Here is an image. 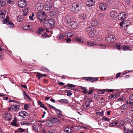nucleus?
I'll list each match as a JSON object with an SVG mask.
<instances>
[{"mask_svg":"<svg viewBox=\"0 0 133 133\" xmlns=\"http://www.w3.org/2000/svg\"><path fill=\"white\" fill-rule=\"evenodd\" d=\"M71 10L73 12H78L82 9L81 5L79 3H74L72 4L70 7Z\"/></svg>","mask_w":133,"mask_h":133,"instance_id":"obj_1","label":"nucleus"},{"mask_svg":"<svg viewBox=\"0 0 133 133\" xmlns=\"http://www.w3.org/2000/svg\"><path fill=\"white\" fill-rule=\"evenodd\" d=\"M37 16L41 23L44 22V21L47 18L45 13L42 11H39L37 14Z\"/></svg>","mask_w":133,"mask_h":133,"instance_id":"obj_2","label":"nucleus"},{"mask_svg":"<svg viewBox=\"0 0 133 133\" xmlns=\"http://www.w3.org/2000/svg\"><path fill=\"white\" fill-rule=\"evenodd\" d=\"M55 24V21L52 19H48L46 20H44V26L50 28L53 26Z\"/></svg>","mask_w":133,"mask_h":133,"instance_id":"obj_3","label":"nucleus"},{"mask_svg":"<svg viewBox=\"0 0 133 133\" xmlns=\"http://www.w3.org/2000/svg\"><path fill=\"white\" fill-rule=\"evenodd\" d=\"M95 27L92 25H90L87 29V32L89 34V36L91 37H94L95 36Z\"/></svg>","mask_w":133,"mask_h":133,"instance_id":"obj_4","label":"nucleus"},{"mask_svg":"<svg viewBox=\"0 0 133 133\" xmlns=\"http://www.w3.org/2000/svg\"><path fill=\"white\" fill-rule=\"evenodd\" d=\"M116 38L114 35H107L105 38V41L106 42L111 43L114 42L116 40Z\"/></svg>","mask_w":133,"mask_h":133,"instance_id":"obj_5","label":"nucleus"},{"mask_svg":"<svg viewBox=\"0 0 133 133\" xmlns=\"http://www.w3.org/2000/svg\"><path fill=\"white\" fill-rule=\"evenodd\" d=\"M9 18L8 16L3 21V23L4 24H7V25H9V26L11 28H13L14 27V25L13 23L11 21H9Z\"/></svg>","mask_w":133,"mask_h":133,"instance_id":"obj_6","label":"nucleus"},{"mask_svg":"<svg viewBox=\"0 0 133 133\" xmlns=\"http://www.w3.org/2000/svg\"><path fill=\"white\" fill-rule=\"evenodd\" d=\"M122 21L120 24V26L122 27L123 26L125 28L127 29V27L130 25V21L126 20Z\"/></svg>","mask_w":133,"mask_h":133,"instance_id":"obj_7","label":"nucleus"},{"mask_svg":"<svg viewBox=\"0 0 133 133\" xmlns=\"http://www.w3.org/2000/svg\"><path fill=\"white\" fill-rule=\"evenodd\" d=\"M18 6L21 8H23L27 5L26 1L25 0H20L18 2Z\"/></svg>","mask_w":133,"mask_h":133,"instance_id":"obj_8","label":"nucleus"},{"mask_svg":"<svg viewBox=\"0 0 133 133\" xmlns=\"http://www.w3.org/2000/svg\"><path fill=\"white\" fill-rule=\"evenodd\" d=\"M83 79H85V80L87 81H89L90 82H93L94 81H97L98 79V78H96L91 77H84Z\"/></svg>","mask_w":133,"mask_h":133,"instance_id":"obj_9","label":"nucleus"},{"mask_svg":"<svg viewBox=\"0 0 133 133\" xmlns=\"http://www.w3.org/2000/svg\"><path fill=\"white\" fill-rule=\"evenodd\" d=\"M127 17V15L125 12L119 14L118 16V19L120 20H124Z\"/></svg>","mask_w":133,"mask_h":133,"instance_id":"obj_10","label":"nucleus"},{"mask_svg":"<svg viewBox=\"0 0 133 133\" xmlns=\"http://www.w3.org/2000/svg\"><path fill=\"white\" fill-rule=\"evenodd\" d=\"M95 0H86V3L87 6H91L95 4Z\"/></svg>","mask_w":133,"mask_h":133,"instance_id":"obj_11","label":"nucleus"},{"mask_svg":"<svg viewBox=\"0 0 133 133\" xmlns=\"http://www.w3.org/2000/svg\"><path fill=\"white\" fill-rule=\"evenodd\" d=\"M77 23L76 22L72 21L68 24L70 26V28L74 29L76 28L77 26Z\"/></svg>","mask_w":133,"mask_h":133,"instance_id":"obj_12","label":"nucleus"},{"mask_svg":"<svg viewBox=\"0 0 133 133\" xmlns=\"http://www.w3.org/2000/svg\"><path fill=\"white\" fill-rule=\"evenodd\" d=\"M51 117V120L53 124L54 123H55L57 124H59L60 122V120L61 119V118H58L59 119L53 117Z\"/></svg>","mask_w":133,"mask_h":133,"instance_id":"obj_13","label":"nucleus"},{"mask_svg":"<svg viewBox=\"0 0 133 133\" xmlns=\"http://www.w3.org/2000/svg\"><path fill=\"white\" fill-rule=\"evenodd\" d=\"M20 108V106L19 105H11L12 111H13L16 112L18 111Z\"/></svg>","mask_w":133,"mask_h":133,"instance_id":"obj_14","label":"nucleus"},{"mask_svg":"<svg viewBox=\"0 0 133 133\" xmlns=\"http://www.w3.org/2000/svg\"><path fill=\"white\" fill-rule=\"evenodd\" d=\"M58 116V118H61V119L63 118V115L62 114V111L60 110L56 109V110H55Z\"/></svg>","mask_w":133,"mask_h":133,"instance_id":"obj_15","label":"nucleus"},{"mask_svg":"<svg viewBox=\"0 0 133 133\" xmlns=\"http://www.w3.org/2000/svg\"><path fill=\"white\" fill-rule=\"evenodd\" d=\"M99 8L101 10H104L106 9V5L104 3H101L99 4Z\"/></svg>","mask_w":133,"mask_h":133,"instance_id":"obj_16","label":"nucleus"},{"mask_svg":"<svg viewBox=\"0 0 133 133\" xmlns=\"http://www.w3.org/2000/svg\"><path fill=\"white\" fill-rule=\"evenodd\" d=\"M75 41L77 42L83 43L84 42V39L82 38L81 37H76L75 38Z\"/></svg>","mask_w":133,"mask_h":133,"instance_id":"obj_17","label":"nucleus"},{"mask_svg":"<svg viewBox=\"0 0 133 133\" xmlns=\"http://www.w3.org/2000/svg\"><path fill=\"white\" fill-rule=\"evenodd\" d=\"M73 35V34L71 31H66L65 34V36L66 37H71Z\"/></svg>","mask_w":133,"mask_h":133,"instance_id":"obj_18","label":"nucleus"},{"mask_svg":"<svg viewBox=\"0 0 133 133\" xmlns=\"http://www.w3.org/2000/svg\"><path fill=\"white\" fill-rule=\"evenodd\" d=\"M37 75H36V77H37L38 79L39 80L40 78L44 77H46L47 75L45 74H42L39 72H37Z\"/></svg>","mask_w":133,"mask_h":133,"instance_id":"obj_19","label":"nucleus"},{"mask_svg":"<svg viewBox=\"0 0 133 133\" xmlns=\"http://www.w3.org/2000/svg\"><path fill=\"white\" fill-rule=\"evenodd\" d=\"M110 17L113 19H116V11H111L110 13Z\"/></svg>","mask_w":133,"mask_h":133,"instance_id":"obj_20","label":"nucleus"},{"mask_svg":"<svg viewBox=\"0 0 133 133\" xmlns=\"http://www.w3.org/2000/svg\"><path fill=\"white\" fill-rule=\"evenodd\" d=\"M65 23L68 24V25L72 21L71 18L68 16H65Z\"/></svg>","mask_w":133,"mask_h":133,"instance_id":"obj_21","label":"nucleus"},{"mask_svg":"<svg viewBox=\"0 0 133 133\" xmlns=\"http://www.w3.org/2000/svg\"><path fill=\"white\" fill-rule=\"evenodd\" d=\"M23 93L24 96V99H26L30 101L31 100V98L26 93V92L25 91H23Z\"/></svg>","mask_w":133,"mask_h":133,"instance_id":"obj_22","label":"nucleus"},{"mask_svg":"<svg viewBox=\"0 0 133 133\" xmlns=\"http://www.w3.org/2000/svg\"><path fill=\"white\" fill-rule=\"evenodd\" d=\"M44 31V29L42 27H39L37 30L36 33L38 35L41 34Z\"/></svg>","mask_w":133,"mask_h":133,"instance_id":"obj_23","label":"nucleus"},{"mask_svg":"<svg viewBox=\"0 0 133 133\" xmlns=\"http://www.w3.org/2000/svg\"><path fill=\"white\" fill-rule=\"evenodd\" d=\"M51 117H50L49 118L48 120L47 121V123H46V125L48 127H51L52 126L53 124V123L51 120Z\"/></svg>","mask_w":133,"mask_h":133,"instance_id":"obj_24","label":"nucleus"},{"mask_svg":"<svg viewBox=\"0 0 133 133\" xmlns=\"http://www.w3.org/2000/svg\"><path fill=\"white\" fill-rule=\"evenodd\" d=\"M89 102L88 101H86L85 103V105L83 106L84 108L85 109H88L90 108V103H89Z\"/></svg>","mask_w":133,"mask_h":133,"instance_id":"obj_25","label":"nucleus"},{"mask_svg":"<svg viewBox=\"0 0 133 133\" xmlns=\"http://www.w3.org/2000/svg\"><path fill=\"white\" fill-rule=\"evenodd\" d=\"M5 115V119L6 120L10 121L11 119L12 116L10 114L8 113H6Z\"/></svg>","mask_w":133,"mask_h":133,"instance_id":"obj_26","label":"nucleus"},{"mask_svg":"<svg viewBox=\"0 0 133 133\" xmlns=\"http://www.w3.org/2000/svg\"><path fill=\"white\" fill-rule=\"evenodd\" d=\"M65 35H63L62 33H60L59 35L58 36V39L59 40H63L64 39H65Z\"/></svg>","mask_w":133,"mask_h":133,"instance_id":"obj_27","label":"nucleus"},{"mask_svg":"<svg viewBox=\"0 0 133 133\" xmlns=\"http://www.w3.org/2000/svg\"><path fill=\"white\" fill-rule=\"evenodd\" d=\"M91 24L94 26H97L99 24L98 21V19H94L91 21Z\"/></svg>","mask_w":133,"mask_h":133,"instance_id":"obj_28","label":"nucleus"},{"mask_svg":"<svg viewBox=\"0 0 133 133\" xmlns=\"http://www.w3.org/2000/svg\"><path fill=\"white\" fill-rule=\"evenodd\" d=\"M40 70L43 72H48L50 71L49 69L44 66H42Z\"/></svg>","mask_w":133,"mask_h":133,"instance_id":"obj_29","label":"nucleus"},{"mask_svg":"<svg viewBox=\"0 0 133 133\" xmlns=\"http://www.w3.org/2000/svg\"><path fill=\"white\" fill-rule=\"evenodd\" d=\"M25 17H24L23 16L19 15L18 16L17 18V20L18 21L20 22H22L23 19L25 18Z\"/></svg>","mask_w":133,"mask_h":133,"instance_id":"obj_30","label":"nucleus"},{"mask_svg":"<svg viewBox=\"0 0 133 133\" xmlns=\"http://www.w3.org/2000/svg\"><path fill=\"white\" fill-rule=\"evenodd\" d=\"M72 128V127H71V128H66L65 129L64 131L66 132V133H71L72 131V130L71 129Z\"/></svg>","mask_w":133,"mask_h":133,"instance_id":"obj_31","label":"nucleus"},{"mask_svg":"<svg viewBox=\"0 0 133 133\" xmlns=\"http://www.w3.org/2000/svg\"><path fill=\"white\" fill-rule=\"evenodd\" d=\"M50 6L49 3L48 4H45L44 7V9L45 10L48 11L50 9Z\"/></svg>","mask_w":133,"mask_h":133,"instance_id":"obj_32","label":"nucleus"},{"mask_svg":"<svg viewBox=\"0 0 133 133\" xmlns=\"http://www.w3.org/2000/svg\"><path fill=\"white\" fill-rule=\"evenodd\" d=\"M1 46H0V57L1 59L3 58L4 56V54H3L2 51L5 50V49L1 48Z\"/></svg>","mask_w":133,"mask_h":133,"instance_id":"obj_33","label":"nucleus"},{"mask_svg":"<svg viewBox=\"0 0 133 133\" xmlns=\"http://www.w3.org/2000/svg\"><path fill=\"white\" fill-rule=\"evenodd\" d=\"M6 4V2L5 0H0V8L4 6Z\"/></svg>","mask_w":133,"mask_h":133,"instance_id":"obj_34","label":"nucleus"},{"mask_svg":"<svg viewBox=\"0 0 133 133\" xmlns=\"http://www.w3.org/2000/svg\"><path fill=\"white\" fill-rule=\"evenodd\" d=\"M23 16L24 17H25V16H26L28 14L29 11L28 10V9H23Z\"/></svg>","mask_w":133,"mask_h":133,"instance_id":"obj_35","label":"nucleus"},{"mask_svg":"<svg viewBox=\"0 0 133 133\" xmlns=\"http://www.w3.org/2000/svg\"><path fill=\"white\" fill-rule=\"evenodd\" d=\"M80 18L82 19H85L87 18L86 14L85 13L82 14L79 16Z\"/></svg>","mask_w":133,"mask_h":133,"instance_id":"obj_36","label":"nucleus"},{"mask_svg":"<svg viewBox=\"0 0 133 133\" xmlns=\"http://www.w3.org/2000/svg\"><path fill=\"white\" fill-rule=\"evenodd\" d=\"M122 49H123V50L124 51L127 50H132V49H131L130 48V47L128 46H125L123 47V48Z\"/></svg>","mask_w":133,"mask_h":133,"instance_id":"obj_37","label":"nucleus"},{"mask_svg":"<svg viewBox=\"0 0 133 133\" xmlns=\"http://www.w3.org/2000/svg\"><path fill=\"white\" fill-rule=\"evenodd\" d=\"M131 129L129 128H127L125 127H124V131L125 133H130Z\"/></svg>","mask_w":133,"mask_h":133,"instance_id":"obj_38","label":"nucleus"},{"mask_svg":"<svg viewBox=\"0 0 133 133\" xmlns=\"http://www.w3.org/2000/svg\"><path fill=\"white\" fill-rule=\"evenodd\" d=\"M68 89L71 90H73L74 89L72 88H74L75 87V85L72 84L68 83Z\"/></svg>","mask_w":133,"mask_h":133,"instance_id":"obj_39","label":"nucleus"},{"mask_svg":"<svg viewBox=\"0 0 133 133\" xmlns=\"http://www.w3.org/2000/svg\"><path fill=\"white\" fill-rule=\"evenodd\" d=\"M126 99V98L125 97H121L120 98H118L117 101V102H118L119 101H120L122 102L124 101Z\"/></svg>","mask_w":133,"mask_h":133,"instance_id":"obj_40","label":"nucleus"},{"mask_svg":"<svg viewBox=\"0 0 133 133\" xmlns=\"http://www.w3.org/2000/svg\"><path fill=\"white\" fill-rule=\"evenodd\" d=\"M6 11L5 10H3L0 11V15L5 17Z\"/></svg>","mask_w":133,"mask_h":133,"instance_id":"obj_41","label":"nucleus"},{"mask_svg":"<svg viewBox=\"0 0 133 133\" xmlns=\"http://www.w3.org/2000/svg\"><path fill=\"white\" fill-rule=\"evenodd\" d=\"M25 111H22L20 112L18 114V115L20 116H21L23 118H24L25 117L24 116L25 114Z\"/></svg>","mask_w":133,"mask_h":133,"instance_id":"obj_42","label":"nucleus"},{"mask_svg":"<svg viewBox=\"0 0 133 133\" xmlns=\"http://www.w3.org/2000/svg\"><path fill=\"white\" fill-rule=\"evenodd\" d=\"M58 101L60 103L64 102L67 103H68L69 102V101L67 99H65L59 100Z\"/></svg>","mask_w":133,"mask_h":133,"instance_id":"obj_43","label":"nucleus"},{"mask_svg":"<svg viewBox=\"0 0 133 133\" xmlns=\"http://www.w3.org/2000/svg\"><path fill=\"white\" fill-rule=\"evenodd\" d=\"M115 97H116V94L113 95V94H112L108 96V98H109L111 99H114Z\"/></svg>","mask_w":133,"mask_h":133,"instance_id":"obj_44","label":"nucleus"},{"mask_svg":"<svg viewBox=\"0 0 133 133\" xmlns=\"http://www.w3.org/2000/svg\"><path fill=\"white\" fill-rule=\"evenodd\" d=\"M87 44L88 45L90 46H94L96 45L95 43L92 41H90L89 42H88L87 43Z\"/></svg>","mask_w":133,"mask_h":133,"instance_id":"obj_45","label":"nucleus"},{"mask_svg":"<svg viewBox=\"0 0 133 133\" xmlns=\"http://www.w3.org/2000/svg\"><path fill=\"white\" fill-rule=\"evenodd\" d=\"M92 97L94 99H97L99 97V95L96 94H93L92 95Z\"/></svg>","mask_w":133,"mask_h":133,"instance_id":"obj_46","label":"nucleus"},{"mask_svg":"<svg viewBox=\"0 0 133 133\" xmlns=\"http://www.w3.org/2000/svg\"><path fill=\"white\" fill-rule=\"evenodd\" d=\"M124 122L122 120L118 121V122L117 121V125L119 124L121 127L124 124Z\"/></svg>","mask_w":133,"mask_h":133,"instance_id":"obj_47","label":"nucleus"},{"mask_svg":"<svg viewBox=\"0 0 133 133\" xmlns=\"http://www.w3.org/2000/svg\"><path fill=\"white\" fill-rule=\"evenodd\" d=\"M96 114L98 115H100L101 116H102L104 115V111H102L101 112H96Z\"/></svg>","mask_w":133,"mask_h":133,"instance_id":"obj_48","label":"nucleus"},{"mask_svg":"<svg viewBox=\"0 0 133 133\" xmlns=\"http://www.w3.org/2000/svg\"><path fill=\"white\" fill-rule=\"evenodd\" d=\"M25 129H23L21 128H18V133H21L23 132H24Z\"/></svg>","mask_w":133,"mask_h":133,"instance_id":"obj_49","label":"nucleus"},{"mask_svg":"<svg viewBox=\"0 0 133 133\" xmlns=\"http://www.w3.org/2000/svg\"><path fill=\"white\" fill-rule=\"evenodd\" d=\"M30 27V25H26L25 26H24L23 28L24 29V30H28L29 29Z\"/></svg>","mask_w":133,"mask_h":133,"instance_id":"obj_50","label":"nucleus"},{"mask_svg":"<svg viewBox=\"0 0 133 133\" xmlns=\"http://www.w3.org/2000/svg\"><path fill=\"white\" fill-rule=\"evenodd\" d=\"M123 47V45L122 44L117 43V49H120Z\"/></svg>","mask_w":133,"mask_h":133,"instance_id":"obj_51","label":"nucleus"},{"mask_svg":"<svg viewBox=\"0 0 133 133\" xmlns=\"http://www.w3.org/2000/svg\"><path fill=\"white\" fill-rule=\"evenodd\" d=\"M105 92V90H99L97 91V93L99 94H103Z\"/></svg>","mask_w":133,"mask_h":133,"instance_id":"obj_52","label":"nucleus"},{"mask_svg":"<svg viewBox=\"0 0 133 133\" xmlns=\"http://www.w3.org/2000/svg\"><path fill=\"white\" fill-rule=\"evenodd\" d=\"M127 108V106L126 104H123L122 106H121L120 107V108L121 110H125Z\"/></svg>","mask_w":133,"mask_h":133,"instance_id":"obj_53","label":"nucleus"},{"mask_svg":"<svg viewBox=\"0 0 133 133\" xmlns=\"http://www.w3.org/2000/svg\"><path fill=\"white\" fill-rule=\"evenodd\" d=\"M11 125L14 126L16 127H18V124L16 122L12 121L11 123Z\"/></svg>","mask_w":133,"mask_h":133,"instance_id":"obj_54","label":"nucleus"},{"mask_svg":"<svg viewBox=\"0 0 133 133\" xmlns=\"http://www.w3.org/2000/svg\"><path fill=\"white\" fill-rule=\"evenodd\" d=\"M24 107L25 109L28 110L29 108V105L27 104H25L24 105Z\"/></svg>","mask_w":133,"mask_h":133,"instance_id":"obj_55","label":"nucleus"},{"mask_svg":"<svg viewBox=\"0 0 133 133\" xmlns=\"http://www.w3.org/2000/svg\"><path fill=\"white\" fill-rule=\"evenodd\" d=\"M102 119L103 121H105L109 122L110 121V119L106 117H103Z\"/></svg>","mask_w":133,"mask_h":133,"instance_id":"obj_56","label":"nucleus"},{"mask_svg":"<svg viewBox=\"0 0 133 133\" xmlns=\"http://www.w3.org/2000/svg\"><path fill=\"white\" fill-rule=\"evenodd\" d=\"M38 104L40 105V106L42 108H43L45 106L44 105L42 104V103L40 101H39Z\"/></svg>","mask_w":133,"mask_h":133,"instance_id":"obj_57","label":"nucleus"},{"mask_svg":"<svg viewBox=\"0 0 133 133\" xmlns=\"http://www.w3.org/2000/svg\"><path fill=\"white\" fill-rule=\"evenodd\" d=\"M126 103L127 104H130L131 105L132 104H133V102H131L129 101V100H127L126 101Z\"/></svg>","mask_w":133,"mask_h":133,"instance_id":"obj_58","label":"nucleus"},{"mask_svg":"<svg viewBox=\"0 0 133 133\" xmlns=\"http://www.w3.org/2000/svg\"><path fill=\"white\" fill-rule=\"evenodd\" d=\"M121 109L120 108H118L117 109V110L119 112H118L117 114L119 115L120 114V113L121 114V113H123V110H120Z\"/></svg>","mask_w":133,"mask_h":133,"instance_id":"obj_59","label":"nucleus"},{"mask_svg":"<svg viewBox=\"0 0 133 133\" xmlns=\"http://www.w3.org/2000/svg\"><path fill=\"white\" fill-rule=\"evenodd\" d=\"M99 15L101 17H104L105 15V14L103 13H100L99 14Z\"/></svg>","mask_w":133,"mask_h":133,"instance_id":"obj_60","label":"nucleus"},{"mask_svg":"<svg viewBox=\"0 0 133 133\" xmlns=\"http://www.w3.org/2000/svg\"><path fill=\"white\" fill-rule=\"evenodd\" d=\"M116 125V122H113L111 124V126H114Z\"/></svg>","mask_w":133,"mask_h":133,"instance_id":"obj_61","label":"nucleus"},{"mask_svg":"<svg viewBox=\"0 0 133 133\" xmlns=\"http://www.w3.org/2000/svg\"><path fill=\"white\" fill-rule=\"evenodd\" d=\"M129 99L131 101H133V94L130 95L129 97Z\"/></svg>","mask_w":133,"mask_h":133,"instance_id":"obj_62","label":"nucleus"},{"mask_svg":"<svg viewBox=\"0 0 133 133\" xmlns=\"http://www.w3.org/2000/svg\"><path fill=\"white\" fill-rule=\"evenodd\" d=\"M7 1L8 3H9L10 4H11L14 1V0H6Z\"/></svg>","mask_w":133,"mask_h":133,"instance_id":"obj_63","label":"nucleus"},{"mask_svg":"<svg viewBox=\"0 0 133 133\" xmlns=\"http://www.w3.org/2000/svg\"><path fill=\"white\" fill-rule=\"evenodd\" d=\"M125 2L127 4H129V3H130L131 2V0H126Z\"/></svg>","mask_w":133,"mask_h":133,"instance_id":"obj_64","label":"nucleus"}]
</instances>
